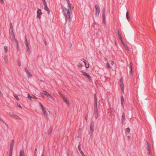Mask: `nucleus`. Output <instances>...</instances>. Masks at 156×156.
<instances>
[{"label": "nucleus", "instance_id": "1", "mask_svg": "<svg viewBox=\"0 0 156 156\" xmlns=\"http://www.w3.org/2000/svg\"><path fill=\"white\" fill-rule=\"evenodd\" d=\"M61 8L63 12V15L65 16L66 20V21H69L70 20V16L72 13V12L66 9L63 7V6L61 5Z\"/></svg>", "mask_w": 156, "mask_h": 156}, {"label": "nucleus", "instance_id": "2", "mask_svg": "<svg viewBox=\"0 0 156 156\" xmlns=\"http://www.w3.org/2000/svg\"><path fill=\"white\" fill-rule=\"evenodd\" d=\"M61 8L63 12V15L65 16L66 20V21H69L70 20V16L72 13V12L66 9L63 7V6L61 5Z\"/></svg>", "mask_w": 156, "mask_h": 156}, {"label": "nucleus", "instance_id": "3", "mask_svg": "<svg viewBox=\"0 0 156 156\" xmlns=\"http://www.w3.org/2000/svg\"><path fill=\"white\" fill-rule=\"evenodd\" d=\"M10 30H11V33L10 32V34H9L11 39L12 41H13L14 40L15 41L17 42V44L18 45V41H17V40L15 38V35H14V33L13 32V29H12V28L11 29V27L10 28Z\"/></svg>", "mask_w": 156, "mask_h": 156}, {"label": "nucleus", "instance_id": "4", "mask_svg": "<svg viewBox=\"0 0 156 156\" xmlns=\"http://www.w3.org/2000/svg\"><path fill=\"white\" fill-rule=\"evenodd\" d=\"M94 121L92 120L90 125V135L92 136L94 131Z\"/></svg>", "mask_w": 156, "mask_h": 156}, {"label": "nucleus", "instance_id": "5", "mask_svg": "<svg viewBox=\"0 0 156 156\" xmlns=\"http://www.w3.org/2000/svg\"><path fill=\"white\" fill-rule=\"evenodd\" d=\"M120 86L121 88V91L122 93H124V84L123 79L122 78H121L120 80Z\"/></svg>", "mask_w": 156, "mask_h": 156}, {"label": "nucleus", "instance_id": "6", "mask_svg": "<svg viewBox=\"0 0 156 156\" xmlns=\"http://www.w3.org/2000/svg\"><path fill=\"white\" fill-rule=\"evenodd\" d=\"M39 105L41 107V108L44 114V115L46 117H47L48 116V114L47 111L45 109L44 106H43V105H42L41 103L40 102L39 103Z\"/></svg>", "mask_w": 156, "mask_h": 156}, {"label": "nucleus", "instance_id": "7", "mask_svg": "<svg viewBox=\"0 0 156 156\" xmlns=\"http://www.w3.org/2000/svg\"><path fill=\"white\" fill-rule=\"evenodd\" d=\"M95 8L96 9L95 16H96L98 17L100 11L99 5L98 4L96 5Z\"/></svg>", "mask_w": 156, "mask_h": 156}, {"label": "nucleus", "instance_id": "8", "mask_svg": "<svg viewBox=\"0 0 156 156\" xmlns=\"http://www.w3.org/2000/svg\"><path fill=\"white\" fill-rule=\"evenodd\" d=\"M42 14L41 10L39 9H38L37 11V17L40 19H41Z\"/></svg>", "mask_w": 156, "mask_h": 156}, {"label": "nucleus", "instance_id": "9", "mask_svg": "<svg viewBox=\"0 0 156 156\" xmlns=\"http://www.w3.org/2000/svg\"><path fill=\"white\" fill-rule=\"evenodd\" d=\"M81 72L83 74L84 76H87L89 80H92V78L89 74H88L87 73L84 72L83 71H81Z\"/></svg>", "mask_w": 156, "mask_h": 156}, {"label": "nucleus", "instance_id": "10", "mask_svg": "<svg viewBox=\"0 0 156 156\" xmlns=\"http://www.w3.org/2000/svg\"><path fill=\"white\" fill-rule=\"evenodd\" d=\"M25 70L26 73L27 74L28 78H31L32 76L31 74L29 72V70L27 67L25 68Z\"/></svg>", "mask_w": 156, "mask_h": 156}, {"label": "nucleus", "instance_id": "11", "mask_svg": "<svg viewBox=\"0 0 156 156\" xmlns=\"http://www.w3.org/2000/svg\"><path fill=\"white\" fill-rule=\"evenodd\" d=\"M102 17L103 23H105V22L106 20L105 9H103L102 11Z\"/></svg>", "mask_w": 156, "mask_h": 156}, {"label": "nucleus", "instance_id": "12", "mask_svg": "<svg viewBox=\"0 0 156 156\" xmlns=\"http://www.w3.org/2000/svg\"><path fill=\"white\" fill-rule=\"evenodd\" d=\"M48 100L49 101L52 103H54L55 101L54 98L50 94L48 97Z\"/></svg>", "mask_w": 156, "mask_h": 156}, {"label": "nucleus", "instance_id": "13", "mask_svg": "<svg viewBox=\"0 0 156 156\" xmlns=\"http://www.w3.org/2000/svg\"><path fill=\"white\" fill-rule=\"evenodd\" d=\"M126 121V118L125 115L124 113L123 112L122 113V123L125 124L126 123L125 122Z\"/></svg>", "mask_w": 156, "mask_h": 156}, {"label": "nucleus", "instance_id": "14", "mask_svg": "<svg viewBox=\"0 0 156 156\" xmlns=\"http://www.w3.org/2000/svg\"><path fill=\"white\" fill-rule=\"evenodd\" d=\"M98 109H94V115L96 119H97L98 117Z\"/></svg>", "mask_w": 156, "mask_h": 156}, {"label": "nucleus", "instance_id": "15", "mask_svg": "<svg viewBox=\"0 0 156 156\" xmlns=\"http://www.w3.org/2000/svg\"><path fill=\"white\" fill-rule=\"evenodd\" d=\"M64 102L68 105L69 106V101L66 97H64L62 99Z\"/></svg>", "mask_w": 156, "mask_h": 156}, {"label": "nucleus", "instance_id": "16", "mask_svg": "<svg viewBox=\"0 0 156 156\" xmlns=\"http://www.w3.org/2000/svg\"><path fill=\"white\" fill-rule=\"evenodd\" d=\"M121 104L123 108H124V103L125 101H124V98L122 96L121 97Z\"/></svg>", "mask_w": 156, "mask_h": 156}, {"label": "nucleus", "instance_id": "17", "mask_svg": "<svg viewBox=\"0 0 156 156\" xmlns=\"http://www.w3.org/2000/svg\"><path fill=\"white\" fill-rule=\"evenodd\" d=\"M44 5V9L45 10L47 11V13H48V14H50V11L49 9H48V7H47V5Z\"/></svg>", "mask_w": 156, "mask_h": 156}, {"label": "nucleus", "instance_id": "18", "mask_svg": "<svg viewBox=\"0 0 156 156\" xmlns=\"http://www.w3.org/2000/svg\"><path fill=\"white\" fill-rule=\"evenodd\" d=\"M19 156H25V153L24 150H20V152Z\"/></svg>", "mask_w": 156, "mask_h": 156}, {"label": "nucleus", "instance_id": "19", "mask_svg": "<svg viewBox=\"0 0 156 156\" xmlns=\"http://www.w3.org/2000/svg\"><path fill=\"white\" fill-rule=\"evenodd\" d=\"M81 131H82L81 129H80L79 130V131H78V136H77L78 138H80L81 137Z\"/></svg>", "mask_w": 156, "mask_h": 156}, {"label": "nucleus", "instance_id": "20", "mask_svg": "<svg viewBox=\"0 0 156 156\" xmlns=\"http://www.w3.org/2000/svg\"><path fill=\"white\" fill-rule=\"evenodd\" d=\"M130 129L128 127V128H127L125 131V134L127 135L129 133V132H130Z\"/></svg>", "mask_w": 156, "mask_h": 156}, {"label": "nucleus", "instance_id": "21", "mask_svg": "<svg viewBox=\"0 0 156 156\" xmlns=\"http://www.w3.org/2000/svg\"><path fill=\"white\" fill-rule=\"evenodd\" d=\"M4 59L5 63H7L8 62L7 58V55H5L3 57Z\"/></svg>", "mask_w": 156, "mask_h": 156}, {"label": "nucleus", "instance_id": "22", "mask_svg": "<svg viewBox=\"0 0 156 156\" xmlns=\"http://www.w3.org/2000/svg\"><path fill=\"white\" fill-rule=\"evenodd\" d=\"M67 4H68V7H69L70 9V10H71V4L69 0H67Z\"/></svg>", "mask_w": 156, "mask_h": 156}, {"label": "nucleus", "instance_id": "23", "mask_svg": "<svg viewBox=\"0 0 156 156\" xmlns=\"http://www.w3.org/2000/svg\"><path fill=\"white\" fill-rule=\"evenodd\" d=\"M84 63L85 64V67L87 68H89V65L87 61H84Z\"/></svg>", "mask_w": 156, "mask_h": 156}, {"label": "nucleus", "instance_id": "24", "mask_svg": "<svg viewBox=\"0 0 156 156\" xmlns=\"http://www.w3.org/2000/svg\"><path fill=\"white\" fill-rule=\"evenodd\" d=\"M44 95L48 97L49 96V95H50V94L47 91H44V93H43Z\"/></svg>", "mask_w": 156, "mask_h": 156}, {"label": "nucleus", "instance_id": "25", "mask_svg": "<svg viewBox=\"0 0 156 156\" xmlns=\"http://www.w3.org/2000/svg\"><path fill=\"white\" fill-rule=\"evenodd\" d=\"M97 103L98 101H95V103L94 105V109H98L97 108Z\"/></svg>", "mask_w": 156, "mask_h": 156}, {"label": "nucleus", "instance_id": "26", "mask_svg": "<svg viewBox=\"0 0 156 156\" xmlns=\"http://www.w3.org/2000/svg\"><path fill=\"white\" fill-rule=\"evenodd\" d=\"M25 44L26 46H28L29 45L28 41L27 40V39L26 36L25 37Z\"/></svg>", "mask_w": 156, "mask_h": 156}, {"label": "nucleus", "instance_id": "27", "mask_svg": "<svg viewBox=\"0 0 156 156\" xmlns=\"http://www.w3.org/2000/svg\"><path fill=\"white\" fill-rule=\"evenodd\" d=\"M14 140H12L11 142L10 145V147H13L14 144Z\"/></svg>", "mask_w": 156, "mask_h": 156}, {"label": "nucleus", "instance_id": "28", "mask_svg": "<svg viewBox=\"0 0 156 156\" xmlns=\"http://www.w3.org/2000/svg\"><path fill=\"white\" fill-rule=\"evenodd\" d=\"M13 96L17 100L19 101V98L17 94H14Z\"/></svg>", "mask_w": 156, "mask_h": 156}, {"label": "nucleus", "instance_id": "29", "mask_svg": "<svg viewBox=\"0 0 156 156\" xmlns=\"http://www.w3.org/2000/svg\"><path fill=\"white\" fill-rule=\"evenodd\" d=\"M9 115H10L12 117H14L15 115L12 112H10L9 113Z\"/></svg>", "mask_w": 156, "mask_h": 156}, {"label": "nucleus", "instance_id": "30", "mask_svg": "<svg viewBox=\"0 0 156 156\" xmlns=\"http://www.w3.org/2000/svg\"><path fill=\"white\" fill-rule=\"evenodd\" d=\"M4 49L5 53L7 52L8 51V47L7 46H5L4 47Z\"/></svg>", "mask_w": 156, "mask_h": 156}, {"label": "nucleus", "instance_id": "31", "mask_svg": "<svg viewBox=\"0 0 156 156\" xmlns=\"http://www.w3.org/2000/svg\"><path fill=\"white\" fill-rule=\"evenodd\" d=\"M106 65L107 66V67L109 69H110L111 68V66H110L108 62L107 63Z\"/></svg>", "mask_w": 156, "mask_h": 156}, {"label": "nucleus", "instance_id": "32", "mask_svg": "<svg viewBox=\"0 0 156 156\" xmlns=\"http://www.w3.org/2000/svg\"><path fill=\"white\" fill-rule=\"evenodd\" d=\"M0 121L2 122L5 125H7L6 123L3 120V119L0 117Z\"/></svg>", "mask_w": 156, "mask_h": 156}, {"label": "nucleus", "instance_id": "33", "mask_svg": "<svg viewBox=\"0 0 156 156\" xmlns=\"http://www.w3.org/2000/svg\"><path fill=\"white\" fill-rule=\"evenodd\" d=\"M94 99L95 101H98V99L96 97V94H95L94 96Z\"/></svg>", "mask_w": 156, "mask_h": 156}, {"label": "nucleus", "instance_id": "34", "mask_svg": "<svg viewBox=\"0 0 156 156\" xmlns=\"http://www.w3.org/2000/svg\"><path fill=\"white\" fill-rule=\"evenodd\" d=\"M123 44L124 45V46L125 47V49L127 50H129V48L127 46V45L126 44H124L123 43Z\"/></svg>", "mask_w": 156, "mask_h": 156}, {"label": "nucleus", "instance_id": "35", "mask_svg": "<svg viewBox=\"0 0 156 156\" xmlns=\"http://www.w3.org/2000/svg\"><path fill=\"white\" fill-rule=\"evenodd\" d=\"M126 17L127 19L128 20H129V14H128V12H127L126 13Z\"/></svg>", "mask_w": 156, "mask_h": 156}, {"label": "nucleus", "instance_id": "36", "mask_svg": "<svg viewBox=\"0 0 156 156\" xmlns=\"http://www.w3.org/2000/svg\"><path fill=\"white\" fill-rule=\"evenodd\" d=\"M58 94H59V95H60V96L62 97V99H63V97H65L62 93H61L60 92H59L58 93Z\"/></svg>", "mask_w": 156, "mask_h": 156}, {"label": "nucleus", "instance_id": "37", "mask_svg": "<svg viewBox=\"0 0 156 156\" xmlns=\"http://www.w3.org/2000/svg\"><path fill=\"white\" fill-rule=\"evenodd\" d=\"M13 147H10L9 149V152H12V151L13 149Z\"/></svg>", "mask_w": 156, "mask_h": 156}, {"label": "nucleus", "instance_id": "38", "mask_svg": "<svg viewBox=\"0 0 156 156\" xmlns=\"http://www.w3.org/2000/svg\"><path fill=\"white\" fill-rule=\"evenodd\" d=\"M37 148H35V150L34 151V155L35 156H36V155H37L36 152H37Z\"/></svg>", "mask_w": 156, "mask_h": 156}, {"label": "nucleus", "instance_id": "39", "mask_svg": "<svg viewBox=\"0 0 156 156\" xmlns=\"http://www.w3.org/2000/svg\"><path fill=\"white\" fill-rule=\"evenodd\" d=\"M14 117L16 119H21L18 116L16 115H15Z\"/></svg>", "mask_w": 156, "mask_h": 156}, {"label": "nucleus", "instance_id": "40", "mask_svg": "<svg viewBox=\"0 0 156 156\" xmlns=\"http://www.w3.org/2000/svg\"><path fill=\"white\" fill-rule=\"evenodd\" d=\"M77 66L80 68H81L82 67V65L80 63L78 64Z\"/></svg>", "mask_w": 156, "mask_h": 156}, {"label": "nucleus", "instance_id": "41", "mask_svg": "<svg viewBox=\"0 0 156 156\" xmlns=\"http://www.w3.org/2000/svg\"><path fill=\"white\" fill-rule=\"evenodd\" d=\"M80 146V144L78 146V149L80 151H81Z\"/></svg>", "mask_w": 156, "mask_h": 156}, {"label": "nucleus", "instance_id": "42", "mask_svg": "<svg viewBox=\"0 0 156 156\" xmlns=\"http://www.w3.org/2000/svg\"><path fill=\"white\" fill-rule=\"evenodd\" d=\"M26 48H27V52L28 51H29V45H28V46H26Z\"/></svg>", "mask_w": 156, "mask_h": 156}, {"label": "nucleus", "instance_id": "43", "mask_svg": "<svg viewBox=\"0 0 156 156\" xmlns=\"http://www.w3.org/2000/svg\"><path fill=\"white\" fill-rule=\"evenodd\" d=\"M43 2L44 5H47V2L45 0H42Z\"/></svg>", "mask_w": 156, "mask_h": 156}, {"label": "nucleus", "instance_id": "44", "mask_svg": "<svg viewBox=\"0 0 156 156\" xmlns=\"http://www.w3.org/2000/svg\"><path fill=\"white\" fill-rule=\"evenodd\" d=\"M132 63L131 62H130L129 64V67L131 69H132Z\"/></svg>", "mask_w": 156, "mask_h": 156}, {"label": "nucleus", "instance_id": "45", "mask_svg": "<svg viewBox=\"0 0 156 156\" xmlns=\"http://www.w3.org/2000/svg\"><path fill=\"white\" fill-rule=\"evenodd\" d=\"M80 153H81V154H82V156H83V155H84L83 152L82 151H80Z\"/></svg>", "mask_w": 156, "mask_h": 156}, {"label": "nucleus", "instance_id": "46", "mask_svg": "<svg viewBox=\"0 0 156 156\" xmlns=\"http://www.w3.org/2000/svg\"><path fill=\"white\" fill-rule=\"evenodd\" d=\"M118 34L119 37H120V36H121L120 33L119 32V30L118 29Z\"/></svg>", "mask_w": 156, "mask_h": 156}, {"label": "nucleus", "instance_id": "47", "mask_svg": "<svg viewBox=\"0 0 156 156\" xmlns=\"http://www.w3.org/2000/svg\"><path fill=\"white\" fill-rule=\"evenodd\" d=\"M28 98L30 99L31 98H32L31 96L29 94H28Z\"/></svg>", "mask_w": 156, "mask_h": 156}, {"label": "nucleus", "instance_id": "48", "mask_svg": "<svg viewBox=\"0 0 156 156\" xmlns=\"http://www.w3.org/2000/svg\"><path fill=\"white\" fill-rule=\"evenodd\" d=\"M114 64V62L113 61H111V65H113Z\"/></svg>", "mask_w": 156, "mask_h": 156}, {"label": "nucleus", "instance_id": "49", "mask_svg": "<svg viewBox=\"0 0 156 156\" xmlns=\"http://www.w3.org/2000/svg\"><path fill=\"white\" fill-rule=\"evenodd\" d=\"M17 105L18 107H19L20 108H22V107L20 105V104H18Z\"/></svg>", "mask_w": 156, "mask_h": 156}, {"label": "nucleus", "instance_id": "50", "mask_svg": "<svg viewBox=\"0 0 156 156\" xmlns=\"http://www.w3.org/2000/svg\"><path fill=\"white\" fill-rule=\"evenodd\" d=\"M119 37V39H120V40L122 41V37L121 36H120V37Z\"/></svg>", "mask_w": 156, "mask_h": 156}, {"label": "nucleus", "instance_id": "51", "mask_svg": "<svg viewBox=\"0 0 156 156\" xmlns=\"http://www.w3.org/2000/svg\"><path fill=\"white\" fill-rule=\"evenodd\" d=\"M81 60L83 62H84V61H86L85 60L84 58H82L81 59Z\"/></svg>", "mask_w": 156, "mask_h": 156}, {"label": "nucleus", "instance_id": "52", "mask_svg": "<svg viewBox=\"0 0 156 156\" xmlns=\"http://www.w3.org/2000/svg\"><path fill=\"white\" fill-rule=\"evenodd\" d=\"M41 95L42 96V97L43 98L44 97V95L43 93H41Z\"/></svg>", "mask_w": 156, "mask_h": 156}, {"label": "nucleus", "instance_id": "53", "mask_svg": "<svg viewBox=\"0 0 156 156\" xmlns=\"http://www.w3.org/2000/svg\"><path fill=\"white\" fill-rule=\"evenodd\" d=\"M0 2L1 3H3V0H0Z\"/></svg>", "mask_w": 156, "mask_h": 156}, {"label": "nucleus", "instance_id": "54", "mask_svg": "<svg viewBox=\"0 0 156 156\" xmlns=\"http://www.w3.org/2000/svg\"><path fill=\"white\" fill-rule=\"evenodd\" d=\"M12 152H9V156H12Z\"/></svg>", "mask_w": 156, "mask_h": 156}, {"label": "nucleus", "instance_id": "55", "mask_svg": "<svg viewBox=\"0 0 156 156\" xmlns=\"http://www.w3.org/2000/svg\"><path fill=\"white\" fill-rule=\"evenodd\" d=\"M128 139L130 140V136H127Z\"/></svg>", "mask_w": 156, "mask_h": 156}, {"label": "nucleus", "instance_id": "56", "mask_svg": "<svg viewBox=\"0 0 156 156\" xmlns=\"http://www.w3.org/2000/svg\"><path fill=\"white\" fill-rule=\"evenodd\" d=\"M18 65H19V66H21V63H20V62H19V63H18Z\"/></svg>", "mask_w": 156, "mask_h": 156}, {"label": "nucleus", "instance_id": "57", "mask_svg": "<svg viewBox=\"0 0 156 156\" xmlns=\"http://www.w3.org/2000/svg\"><path fill=\"white\" fill-rule=\"evenodd\" d=\"M44 43H45V45H46L47 44H46V41H44Z\"/></svg>", "mask_w": 156, "mask_h": 156}, {"label": "nucleus", "instance_id": "58", "mask_svg": "<svg viewBox=\"0 0 156 156\" xmlns=\"http://www.w3.org/2000/svg\"><path fill=\"white\" fill-rule=\"evenodd\" d=\"M132 69H131V70L130 71V73H132Z\"/></svg>", "mask_w": 156, "mask_h": 156}, {"label": "nucleus", "instance_id": "59", "mask_svg": "<svg viewBox=\"0 0 156 156\" xmlns=\"http://www.w3.org/2000/svg\"><path fill=\"white\" fill-rule=\"evenodd\" d=\"M147 148H148V150L149 151V146H147Z\"/></svg>", "mask_w": 156, "mask_h": 156}, {"label": "nucleus", "instance_id": "60", "mask_svg": "<svg viewBox=\"0 0 156 156\" xmlns=\"http://www.w3.org/2000/svg\"><path fill=\"white\" fill-rule=\"evenodd\" d=\"M41 156H43V154H42Z\"/></svg>", "mask_w": 156, "mask_h": 156}, {"label": "nucleus", "instance_id": "61", "mask_svg": "<svg viewBox=\"0 0 156 156\" xmlns=\"http://www.w3.org/2000/svg\"><path fill=\"white\" fill-rule=\"evenodd\" d=\"M34 98H36L35 96H34Z\"/></svg>", "mask_w": 156, "mask_h": 156}, {"label": "nucleus", "instance_id": "62", "mask_svg": "<svg viewBox=\"0 0 156 156\" xmlns=\"http://www.w3.org/2000/svg\"><path fill=\"white\" fill-rule=\"evenodd\" d=\"M83 156H86L85 155H83Z\"/></svg>", "mask_w": 156, "mask_h": 156}]
</instances>
